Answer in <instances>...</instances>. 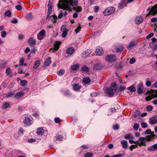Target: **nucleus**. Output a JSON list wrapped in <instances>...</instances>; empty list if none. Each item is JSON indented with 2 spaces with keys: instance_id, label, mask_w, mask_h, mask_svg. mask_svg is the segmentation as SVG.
Here are the masks:
<instances>
[{
  "instance_id": "nucleus-53",
  "label": "nucleus",
  "mask_w": 157,
  "mask_h": 157,
  "mask_svg": "<svg viewBox=\"0 0 157 157\" xmlns=\"http://www.w3.org/2000/svg\"><path fill=\"white\" fill-rule=\"evenodd\" d=\"M92 156V154L91 153H87L85 154L84 157H91Z\"/></svg>"
},
{
  "instance_id": "nucleus-2",
  "label": "nucleus",
  "mask_w": 157,
  "mask_h": 157,
  "mask_svg": "<svg viewBox=\"0 0 157 157\" xmlns=\"http://www.w3.org/2000/svg\"><path fill=\"white\" fill-rule=\"evenodd\" d=\"M155 137L157 138V136L155 134H152L147 136L145 137H140L139 138V140L141 142L142 146H146V142L147 141H149L152 140L153 139L155 138Z\"/></svg>"
},
{
  "instance_id": "nucleus-20",
  "label": "nucleus",
  "mask_w": 157,
  "mask_h": 157,
  "mask_svg": "<svg viewBox=\"0 0 157 157\" xmlns=\"http://www.w3.org/2000/svg\"><path fill=\"white\" fill-rule=\"evenodd\" d=\"M44 132L43 128L41 127L38 128L36 131V133L38 135H42Z\"/></svg>"
},
{
  "instance_id": "nucleus-17",
  "label": "nucleus",
  "mask_w": 157,
  "mask_h": 157,
  "mask_svg": "<svg viewBox=\"0 0 157 157\" xmlns=\"http://www.w3.org/2000/svg\"><path fill=\"white\" fill-rule=\"evenodd\" d=\"M61 30H63V33L62 34V36L63 37H65L67 35V30L65 28L64 26H62L61 28Z\"/></svg>"
},
{
  "instance_id": "nucleus-64",
  "label": "nucleus",
  "mask_w": 157,
  "mask_h": 157,
  "mask_svg": "<svg viewBox=\"0 0 157 157\" xmlns=\"http://www.w3.org/2000/svg\"><path fill=\"white\" fill-rule=\"evenodd\" d=\"M151 82L149 81H147L146 83V85L148 86H149L151 85Z\"/></svg>"
},
{
  "instance_id": "nucleus-48",
  "label": "nucleus",
  "mask_w": 157,
  "mask_h": 157,
  "mask_svg": "<svg viewBox=\"0 0 157 157\" xmlns=\"http://www.w3.org/2000/svg\"><path fill=\"white\" fill-rule=\"evenodd\" d=\"M144 133L146 134H151V135L152 134H153L154 132H151V129H149L145 131V132H144Z\"/></svg>"
},
{
  "instance_id": "nucleus-59",
  "label": "nucleus",
  "mask_w": 157,
  "mask_h": 157,
  "mask_svg": "<svg viewBox=\"0 0 157 157\" xmlns=\"http://www.w3.org/2000/svg\"><path fill=\"white\" fill-rule=\"evenodd\" d=\"M54 121L56 123H58L60 121V119L58 117H56L54 119Z\"/></svg>"
},
{
  "instance_id": "nucleus-32",
  "label": "nucleus",
  "mask_w": 157,
  "mask_h": 157,
  "mask_svg": "<svg viewBox=\"0 0 157 157\" xmlns=\"http://www.w3.org/2000/svg\"><path fill=\"white\" fill-rule=\"evenodd\" d=\"M65 73V70L64 69L59 70L57 72V75L59 76H62Z\"/></svg>"
},
{
  "instance_id": "nucleus-5",
  "label": "nucleus",
  "mask_w": 157,
  "mask_h": 157,
  "mask_svg": "<svg viewBox=\"0 0 157 157\" xmlns=\"http://www.w3.org/2000/svg\"><path fill=\"white\" fill-rule=\"evenodd\" d=\"M23 122L26 125H30L33 122V119L32 117L30 118L28 115H26L25 116Z\"/></svg>"
},
{
  "instance_id": "nucleus-56",
  "label": "nucleus",
  "mask_w": 157,
  "mask_h": 157,
  "mask_svg": "<svg viewBox=\"0 0 157 157\" xmlns=\"http://www.w3.org/2000/svg\"><path fill=\"white\" fill-rule=\"evenodd\" d=\"M123 156V155L122 154H119L113 155L111 157H122Z\"/></svg>"
},
{
  "instance_id": "nucleus-52",
  "label": "nucleus",
  "mask_w": 157,
  "mask_h": 157,
  "mask_svg": "<svg viewBox=\"0 0 157 157\" xmlns=\"http://www.w3.org/2000/svg\"><path fill=\"white\" fill-rule=\"evenodd\" d=\"M141 126L143 128H145L147 127V124L144 122H143L141 124Z\"/></svg>"
},
{
  "instance_id": "nucleus-29",
  "label": "nucleus",
  "mask_w": 157,
  "mask_h": 157,
  "mask_svg": "<svg viewBox=\"0 0 157 157\" xmlns=\"http://www.w3.org/2000/svg\"><path fill=\"white\" fill-rule=\"evenodd\" d=\"M73 87L74 90L77 91L80 89L81 86L78 84H75L73 86Z\"/></svg>"
},
{
  "instance_id": "nucleus-47",
  "label": "nucleus",
  "mask_w": 157,
  "mask_h": 157,
  "mask_svg": "<svg viewBox=\"0 0 157 157\" xmlns=\"http://www.w3.org/2000/svg\"><path fill=\"white\" fill-rule=\"evenodd\" d=\"M117 84L115 82H113L112 83L111 85V87L113 88V89H115L116 90H117V89L116 87Z\"/></svg>"
},
{
  "instance_id": "nucleus-28",
  "label": "nucleus",
  "mask_w": 157,
  "mask_h": 157,
  "mask_svg": "<svg viewBox=\"0 0 157 157\" xmlns=\"http://www.w3.org/2000/svg\"><path fill=\"white\" fill-rule=\"evenodd\" d=\"M106 91L110 96H112L113 95V89L111 88H108Z\"/></svg>"
},
{
  "instance_id": "nucleus-15",
  "label": "nucleus",
  "mask_w": 157,
  "mask_h": 157,
  "mask_svg": "<svg viewBox=\"0 0 157 157\" xmlns=\"http://www.w3.org/2000/svg\"><path fill=\"white\" fill-rule=\"evenodd\" d=\"M148 151H153L157 150V144H154L147 148Z\"/></svg>"
},
{
  "instance_id": "nucleus-14",
  "label": "nucleus",
  "mask_w": 157,
  "mask_h": 157,
  "mask_svg": "<svg viewBox=\"0 0 157 157\" xmlns=\"http://www.w3.org/2000/svg\"><path fill=\"white\" fill-rule=\"evenodd\" d=\"M28 43L31 47H34L36 44V40L33 37H30L28 40Z\"/></svg>"
},
{
  "instance_id": "nucleus-1",
  "label": "nucleus",
  "mask_w": 157,
  "mask_h": 157,
  "mask_svg": "<svg viewBox=\"0 0 157 157\" xmlns=\"http://www.w3.org/2000/svg\"><path fill=\"white\" fill-rule=\"evenodd\" d=\"M58 7L66 10H69L73 7V10L77 12L81 11V8L77 6L76 0H59Z\"/></svg>"
},
{
  "instance_id": "nucleus-18",
  "label": "nucleus",
  "mask_w": 157,
  "mask_h": 157,
  "mask_svg": "<svg viewBox=\"0 0 157 157\" xmlns=\"http://www.w3.org/2000/svg\"><path fill=\"white\" fill-rule=\"evenodd\" d=\"M121 143L123 148L126 149L128 147V143L127 141L125 140H123L121 141Z\"/></svg>"
},
{
  "instance_id": "nucleus-49",
  "label": "nucleus",
  "mask_w": 157,
  "mask_h": 157,
  "mask_svg": "<svg viewBox=\"0 0 157 157\" xmlns=\"http://www.w3.org/2000/svg\"><path fill=\"white\" fill-rule=\"evenodd\" d=\"M1 36L2 37L4 38L6 36L7 34L6 32L5 31H2L1 33Z\"/></svg>"
},
{
  "instance_id": "nucleus-13",
  "label": "nucleus",
  "mask_w": 157,
  "mask_h": 157,
  "mask_svg": "<svg viewBox=\"0 0 157 157\" xmlns=\"http://www.w3.org/2000/svg\"><path fill=\"white\" fill-rule=\"evenodd\" d=\"M96 55L98 56H101L104 54V51L102 48L100 47H98L95 51Z\"/></svg>"
},
{
  "instance_id": "nucleus-50",
  "label": "nucleus",
  "mask_w": 157,
  "mask_h": 157,
  "mask_svg": "<svg viewBox=\"0 0 157 157\" xmlns=\"http://www.w3.org/2000/svg\"><path fill=\"white\" fill-rule=\"evenodd\" d=\"M139 127V125L138 124H135L134 125L133 129L135 130H137Z\"/></svg>"
},
{
  "instance_id": "nucleus-16",
  "label": "nucleus",
  "mask_w": 157,
  "mask_h": 157,
  "mask_svg": "<svg viewBox=\"0 0 157 157\" xmlns=\"http://www.w3.org/2000/svg\"><path fill=\"white\" fill-rule=\"evenodd\" d=\"M138 42L136 40H134L132 42H130L128 45L127 47V48L128 49H131L132 47H133L134 45H136L137 44Z\"/></svg>"
},
{
  "instance_id": "nucleus-22",
  "label": "nucleus",
  "mask_w": 157,
  "mask_h": 157,
  "mask_svg": "<svg viewBox=\"0 0 157 157\" xmlns=\"http://www.w3.org/2000/svg\"><path fill=\"white\" fill-rule=\"evenodd\" d=\"M91 51L90 49H88L86 51L83 53L82 57L83 58H85L86 56H88L91 53Z\"/></svg>"
},
{
  "instance_id": "nucleus-3",
  "label": "nucleus",
  "mask_w": 157,
  "mask_h": 157,
  "mask_svg": "<svg viewBox=\"0 0 157 157\" xmlns=\"http://www.w3.org/2000/svg\"><path fill=\"white\" fill-rule=\"evenodd\" d=\"M148 96L146 97V100L148 101L155 98H157V90H151L148 91Z\"/></svg>"
},
{
  "instance_id": "nucleus-43",
  "label": "nucleus",
  "mask_w": 157,
  "mask_h": 157,
  "mask_svg": "<svg viewBox=\"0 0 157 157\" xmlns=\"http://www.w3.org/2000/svg\"><path fill=\"white\" fill-rule=\"evenodd\" d=\"M26 18L28 19H30L33 18V15L31 13H30L26 15Z\"/></svg>"
},
{
  "instance_id": "nucleus-60",
  "label": "nucleus",
  "mask_w": 157,
  "mask_h": 157,
  "mask_svg": "<svg viewBox=\"0 0 157 157\" xmlns=\"http://www.w3.org/2000/svg\"><path fill=\"white\" fill-rule=\"evenodd\" d=\"M113 128L114 130H116L118 129L119 126L117 124H116L113 126Z\"/></svg>"
},
{
  "instance_id": "nucleus-30",
  "label": "nucleus",
  "mask_w": 157,
  "mask_h": 157,
  "mask_svg": "<svg viewBox=\"0 0 157 157\" xmlns=\"http://www.w3.org/2000/svg\"><path fill=\"white\" fill-rule=\"evenodd\" d=\"M118 8L120 10H121L126 6V4L124 2H121L119 4Z\"/></svg>"
},
{
  "instance_id": "nucleus-26",
  "label": "nucleus",
  "mask_w": 157,
  "mask_h": 157,
  "mask_svg": "<svg viewBox=\"0 0 157 157\" xmlns=\"http://www.w3.org/2000/svg\"><path fill=\"white\" fill-rule=\"evenodd\" d=\"M6 75L9 77H11L12 76V72L10 69L9 67L7 68L6 69Z\"/></svg>"
},
{
  "instance_id": "nucleus-61",
  "label": "nucleus",
  "mask_w": 157,
  "mask_h": 157,
  "mask_svg": "<svg viewBox=\"0 0 157 157\" xmlns=\"http://www.w3.org/2000/svg\"><path fill=\"white\" fill-rule=\"evenodd\" d=\"M16 9L18 10H20L21 9V6L20 5H17L16 6Z\"/></svg>"
},
{
  "instance_id": "nucleus-31",
  "label": "nucleus",
  "mask_w": 157,
  "mask_h": 157,
  "mask_svg": "<svg viewBox=\"0 0 157 157\" xmlns=\"http://www.w3.org/2000/svg\"><path fill=\"white\" fill-rule=\"evenodd\" d=\"M40 64V62L39 60H37L35 62L33 66V68L35 69L37 68Z\"/></svg>"
},
{
  "instance_id": "nucleus-57",
  "label": "nucleus",
  "mask_w": 157,
  "mask_h": 157,
  "mask_svg": "<svg viewBox=\"0 0 157 157\" xmlns=\"http://www.w3.org/2000/svg\"><path fill=\"white\" fill-rule=\"evenodd\" d=\"M81 29V28L80 27V26L79 25V26L75 30V31L76 33H79V31H80Z\"/></svg>"
},
{
  "instance_id": "nucleus-38",
  "label": "nucleus",
  "mask_w": 157,
  "mask_h": 157,
  "mask_svg": "<svg viewBox=\"0 0 157 157\" xmlns=\"http://www.w3.org/2000/svg\"><path fill=\"white\" fill-rule=\"evenodd\" d=\"M143 86H141L140 87H139L137 89V92L138 94H141L143 92Z\"/></svg>"
},
{
  "instance_id": "nucleus-33",
  "label": "nucleus",
  "mask_w": 157,
  "mask_h": 157,
  "mask_svg": "<svg viewBox=\"0 0 157 157\" xmlns=\"http://www.w3.org/2000/svg\"><path fill=\"white\" fill-rule=\"evenodd\" d=\"M14 93H13L12 92H10L8 93H7L6 94V97L7 98H10L12 97H13L14 98Z\"/></svg>"
},
{
  "instance_id": "nucleus-58",
  "label": "nucleus",
  "mask_w": 157,
  "mask_h": 157,
  "mask_svg": "<svg viewBox=\"0 0 157 157\" xmlns=\"http://www.w3.org/2000/svg\"><path fill=\"white\" fill-rule=\"evenodd\" d=\"M135 62V59L133 58H132L130 59L129 63L130 64H132L134 63Z\"/></svg>"
},
{
  "instance_id": "nucleus-10",
  "label": "nucleus",
  "mask_w": 157,
  "mask_h": 157,
  "mask_svg": "<svg viewBox=\"0 0 157 157\" xmlns=\"http://www.w3.org/2000/svg\"><path fill=\"white\" fill-rule=\"evenodd\" d=\"M45 31L44 29L42 30L37 35V38L39 40H42L44 37Z\"/></svg>"
},
{
  "instance_id": "nucleus-44",
  "label": "nucleus",
  "mask_w": 157,
  "mask_h": 157,
  "mask_svg": "<svg viewBox=\"0 0 157 157\" xmlns=\"http://www.w3.org/2000/svg\"><path fill=\"white\" fill-rule=\"evenodd\" d=\"M27 83V81L24 80L21 81L20 84L21 86H24L26 85Z\"/></svg>"
},
{
  "instance_id": "nucleus-19",
  "label": "nucleus",
  "mask_w": 157,
  "mask_h": 157,
  "mask_svg": "<svg viewBox=\"0 0 157 157\" xmlns=\"http://www.w3.org/2000/svg\"><path fill=\"white\" fill-rule=\"evenodd\" d=\"M129 142L130 144H137V145H139V146L140 147H141L142 146L141 144H140L141 142L139 140L136 141L133 140H129Z\"/></svg>"
},
{
  "instance_id": "nucleus-36",
  "label": "nucleus",
  "mask_w": 157,
  "mask_h": 157,
  "mask_svg": "<svg viewBox=\"0 0 157 157\" xmlns=\"http://www.w3.org/2000/svg\"><path fill=\"white\" fill-rule=\"evenodd\" d=\"M57 17L55 15H53L52 17H50V20H51L53 23H55L56 22V20Z\"/></svg>"
},
{
  "instance_id": "nucleus-42",
  "label": "nucleus",
  "mask_w": 157,
  "mask_h": 157,
  "mask_svg": "<svg viewBox=\"0 0 157 157\" xmlns=\"http://www.w3.org/2000/svg\"><path fill=\"white\" fill-rule=\"evenodd\" d=\"M5 14L6 16H7L8 17H10L11 15V13L10 12V11L9 10L7 11H6L5 13Z\"/></svg>"
},
{
  "instance_id": "nucleus-23",
  "label": "nucleus",
  "mask_w": 157,
  "mask_h": 157,
  "mask_svg": "<svg viewBox=\"0 0 157 157\" xmlns=\"http://www.w3.org/2000/svg\"><path fill=\"white\" fill-rule=\"evenodd\" d=\"M102 67V64L100 61H98L94 65V67L96 69H98L101 68Z\"/></svg>"
},
{
  "instance_id": "nucleus-39",
  "label": "nucleus",
  "mask_w": 157,
  "mask_h": 157,
  "mask_svg": "<svg viewBox=\"0 0 157 157\" xmlns=\"http://www.w3.org/2000/svg\"><path fill=\"white\" fill-rule=\"evenodd\" d=\"M56 139L57 140L60 141L63 140V137L61 135H58L56 136Z\"/></svg>"
},
{
  "instance_id": "nucleus-45",
  "label": "nucleus",
  "mask_w": 157,
  "mask_h": 157,
  "mask_svg": "<svg viewBox=\"0 0 157 157\" xmlns=\"http://www.w3.org/2000/svg\"><path fill=\"white\" fill-rule=\"evenodd\" d=\"M10 105V104L7 103H3L2 106V108L4 109H6L8 108Z\"/></svg>"
},
{
  "instance_id": "nucleus-40",
  "label": "nucleus",
  "mask_w": 157,
  "mask_h": 157,
  "mask_svg": "<svg viewBox=\"0 0 157 157\" xmlns=\"http://www.w3.org/2000/svg\"><path fill=\"white\" fill-rule=\"evenodd\" d=\"M82 70L84 72H87L89 71V69L88 67L85 66H83L82 68Z\"/></svg>"
},
{
  "instance_id": "nucleus-35",
  "label": "nucleus",
  "mask_w": 157,
  "mask_h": 157,
  "mask_svg": "<svg viewBox=\"0 0 157 157\" xmlns=\"http://www.w3.org/2000/svg\"><path fill=\"white\" fill-rule=\"evenodd\" d=\"M127 89L129 90L132 93L135 92L136 90L135 87L132 85L128 87L127 88Z\"/></svg>"
},
{
  "instance_id": "nucleus-27",
  "label": "nucleus",
  "mask_w": 157,
  "mask_h": 157,
  "mask_svg": "<svg viewBox=\"0 0 157 157\" xmlns=\"http://www.w3.org/2000/svg\"><path fill=\"white\" fill-rule=\"evenodd\" d=\"M125 139H133L134 138V136L131 133H128L125 135L124 136Z\"/></svg>"
},
{
  "instance_id": "nucleus-34",
  "label": "nucleus",
  "mask_w": 157,
  "mask_h": 157,
  "mask_svg": "<svg viewBox=\"0 0 157 157\" xmlns=\"http://www.w3.org/2000/svg\"><path fill=\"white\" fill-rule=\"evenodd\" d=\"M83 82L85 84H88L90 82V80L88 77L84 78L83 80Z\"/></svg>"
},
{
  "instance_id": "nucleus-6",
  "label": "nucleus",
  "mask_w": 157,
  "mask_h": 157,
  "mask_svg": "<svg viewBox=\"0 0 157 157\" xmlns=\"http://www.w3.org/2000/svg\"><path fill=\"white\" fill-rule=\"evenodd\" d=\"M105 59L107 61L112 62L116 60V56L113 54H109L106 56Z\"/></svg>"
},
{
  "instance_id": "nucleus-62",
  "label": "nucleus",
  "mask_w": 157,
  "mask_h": 157,
  "mask_svg": "<svg viewBox=\"0 0 157 157\" xmlns=\"http://www.w3.org/2000/svg\"><path fill=\"white\" fill-rule=\"evenodd\" d=\"M99 9V8L98 6H96L94 7V11L95 12H98Z\"/></svg>"
},
{
  "instance_id": "nucleus-24",
  "label": "nucleus",
  "mask_w": 157,
  "mask_h": 157,
  "mask_svg": "<svg viewBox=\"0 0 157 157\" xmlns=\"http://www.w3.org/2000/svg\"><path fill=\"white\" fill-rule=\"evenodd\" d=\"M149 123L151 124H155L157 123V119L155 117H153L150 119Z\"/></svg>"
},
{
  "instance_id": "nucleus-9",
  "label": "nucleus",
  "mask_w": 157,
  "mask_h": 157,
  "mask_svg": "<svg viewBox=\"0 0 157 157\" xmlns=\"http://www.w3.org/2000/svg\"><path fill=\"white\" fill-rule=\"evenodd\" d=\"M143 18L141 16H137L135 17L134 21L137 25H139L143 22Z\"/></svg>"
},
{
  "instance_id": "nucleus-41",
  "label": "nucleus",
  "mask_w": 157,
  "mask_h": 157,
  "mask_svg": "<svg viewBox=\"0 0 157 157\" xmlns=\"http://www.w3.org/2000/svg\"><path fill=\"white\" fill-rule=\"evenodd\" d=\"M49 65V57H48L45 60L44 63V67H46L48 66Z\"/></svg>"
},
{
  "instance_id": "nucleus-8",
  "label": "nucleus",
  "mask_w": 157,
  "mask_h": 157,
  "mask_svg": "<svg viewBox=\"0 0 157 157\" xmlns=\"http://www.w3.org/2000/svg\"><path fill=\"white\" fill-rule=\"evenodd\" d=\"M61 42L59 41L56 42L54 44V47L50 49V52H54L56 51H57L59 49V45Z\"/></svg>"
},
{
  "instance_id": "nucleus-54",
  "label": "nucleus",
  "mask_w": 157,
  "mask_h": 157,
  "mask_svg": "<svg viewBox=\"0 0 157 157\" xmlns=\"http://www.w3.org/2000/svg\"><path fill=\"white\" fill-rule=\"evenodd\" d=\"M154 36V34L153 33H151L150 34H148L147 36L146 37V38L147 39H148L149 38H150Z\"/></svg>"
},
{
  "instance_id": "nucleus-55",
  "label": "nucleus",
  "mask_w": 157,
  "mask_h": 157,
  "mask_svg": "<svg viewBox=\"0 0 157 157\" xmlns=\"http://www.w3.org/2000/svg\"><path fill=\"white\" fill-rule=\"evenodd\" d=\"M36 139L33 138H30L28 140V142L29 143H32L36 141Z\"/></svg>"
},
{
  "instance_id": "nucleus-7",
  "label": "nucleus",
  "mask_w": 157,
  "mask_h": 157,
  "mask_svg": "<svg viewBox=\"0 0 157 157\" xmlns=\"http://www.w3.org/2000/svg\"><path fill=\"white\" fill-rule=\"evenodd\" d=\"M157 13V4L153 6L150 11L148 14L146 15V17L149 16V15H155Z\"/></svg>"
},
{
  "instance_id": "nucleus-37",
  "label": "nucleus",
  "mask_w": 157,
  "mask_h": 157,
  "mask_svg": "<svg viewBox=\"0 0 157 157\" xmlns=\"http://www.w3.org/2000/svg\"><path fill=\"white\" fill-rule=\"evenodd\" d=\"M138 146H139V145H137V144L132 145L129 147V148L131 151H132L133 149L137 148Z\"/></svg>"
},
{
  "instance_id": "nucleus-4",
  "label": "nucleus",
  "mask_w": 157,
  "mask_h": 157,
  "mask_svg": "<svg viewBox=\"0 0 157 157\" xmlns=\"http://www.w3.org/2000/svg\"><path fill=\"white\" fill-rule=\"evenodd\" d=\"M115 9L113 7H109L105 10L103 12L105 16H108L112 14L114 11Z\"/></svg>"
},
{
  "instance_id": "nucleus-63",
  "label": "nucleus",
  "mask_w": 157,
  "mask_h": 157,
  "mask_svg": "<svg viewBox=\"0 0 157 157\" xmlns=\"http://www.w3.org/2000/svg\"><path fill=\"white\" fill-rule=\"evenodd\" d=\"M30 50L28 47H27L25 49L24 51V52L26 54H27L29 52H30Z\"/></svg>"
},
{
  "instance_id": "nucleus-21",
  "label": "nucleus",
  "mask_w": 157,
  "mask_h": 157,
  "mask_svg": "<svg viewBox=\"0 0 157 157\" xmlns=\"http://www.w3.org/2000/svg\"><path fill=\"white\" fill-rule=\"evenodd\" d=\"M74 52V48L72 47H70L67 49L66 53L68 55H71L73 54Z\"/></svg>"
},
{
  "instance_id": "nucleus-51",
  "label": "nucleus",
  "mask_w": 157,
  "mask_h": 157,
  "mask_svg": "<svg viewBox=\"0 0 157 157\" xmlns=\"http://www.w3.org/2000/svg\"><path fill=\"white\" fill-rule=\"evenodd\" d=\"M24 59L23 58H20L19 62L20 63L19 64V65L21 66L22 65H23V63H24Z\"/></svg>"
},
{
  "instance_id": "nucleus-11",
  "label": "nucleus",
  "mask_w": 157,
  "mask_h": 157,
  "mask_svg": "<svg viewBox=\"0 0 157 157\" xmlns=\"http://www.w3.org/2000/svg\"><path fill=\"white\" fill-rule=\"evenodd\" d=\"M79 69V65L77 64H75L71 66V67L70 69L71 71L73 73L76 72Z\"/></svg>"
},
{
  "instance_id": "nucleus-46",
  "label": "nucleus",
  "mask_w": 157,
  "mask_h": 157,
  "mask_svg": "<svg viewBox=\"0 0 157 157\" xmlns=\"http://www.w3.org/2000/svg\"><path fill=\"white\" fill-rule=\"evenodd\" d=\"M146 109L147 111H149L153 109V107L151 105H149L146 107Z\"/></svg>"
},
{
  "instance_id": "nucleus-12",
  "label": "nucleus",
  "mask_w": 157,
  "mask_h": 157,
  "mask_svg": "<svg viewBox=\"0 0 157 157\" xmlns=\"http://www.w3.org/2000/svg\"><path fill=\"white\" fill-rule=\"evenodd\" d=\"M24 92L23 91H20L14 94V98L18 99L22 97L24 95Z\"/></svg>"
},
{
  "instance_id": "nucleus-25",
  "label": "nucleus",
  "mask_w": 157,
  "mask_h": 157,
  "mask_svg": "<svg viewBox=\"0 0 157 157\" xmlns=\"http://www.w3.org/2000/svg\"><path fill=\"white\" fill-rule=\"evenodd\" d=\"M116 51L117 52H121L123 50V47L121 45L117 46L115 48Z\"/></svg>"
}]
</instances>
